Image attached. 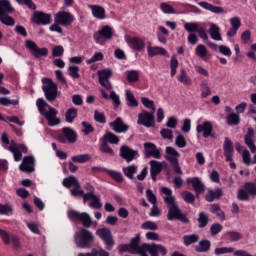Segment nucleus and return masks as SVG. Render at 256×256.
I'll return each instance as SVG.
<instances>
[{
	"label": "nucleus",
	"instance_id": "obj_1",
	"mask_svg": "<svg viewBox=\"0 0 256 256\" xmlns=\"http://www.w3.org/2000/svg\"><path fill=\"white\" fill-rule=\"evenodd\" d=\"M162 193L166 195L164 197V203H166L168 207V221H173V219H176L177 221H182V223H187L189 220H187V217L185 216V214H183V212L177 205V202L175 201V196H173V190H171V188L163 187Z\"/></svg>",
	"mask_w": 256,
	"mask_h": 256
},
{
	"label": "nucleus",
	"instance_id": "obj_2",
	"mask_svg": "<svg viewBox=\"0 0 256 256\" xmlns=\"http://www.w3.org/2000/svg\"><path fill=\"white\" fill-rule=\"evenodd\" d=\"M36 107L38 108L40 115L45 117L46 121H48L49 127H57V125H61V118L57 117L59 111L46 103L43 98L37 99Z\"/></svg>",
	"mask_w": 256,
	"mask_h": 256
},
{
	"label": "nucleus",
	"instance_id": "obj_3",
	"mask_svg": "<svg viewBox=\"0 0 256 256\" xmlns=\"http://www.w3.org/2000/svg\"><path fill=\"white\" fill-rule=\"evenodd\" d=\"M42 91L47 101H55L59 97V88L57 83L50 78H42Z\"/></svg>",
	"mask_w": 256,
	"mask_h": 256
},
{
	"label": "nucleus",
	"instance_id": "obj_4",
	"mask_svg": "<svg viewBox=\"0 0 256 256\" xmlns=\"http://www.w3.org/2000/svg\"><path fill=\"white\" fill-rule=\"evenodd\" d=\"M165 159L169 161L172 169L178 175H183V171L181 170V166H179V157H181V153L177 151V149L167 146L165 149Z\"/></svg>",
	"mask_w": 256,
	"mask_h": 256
},
{
	"label": "nucleus",
	"instance_id": "obj_5",
	"mask_svg": "<svg viewBox=\"0 0 256 256\" xmlns=\"http://www.w3.org/2000/svg\"><path fill=\"white\" fill-rule=\"evenodd\" d=\"M74 239L77 247L85 249V247H89V244L93 243L95 236H93L91 231L83 228L79 232H76Z\"/></svg>",
	"mask_w": 256,
	"mask_h": 256
},
{
	"label": "nucleus",
	"instance_id": "obj_6",
	"mask_svg": "<svg viewBox=\"0 0 256 256\" xmlns=\"http://www.w3.org/2000/svg\"><path fill=\"white\" fill-rule=\"evenodd\" d=\"M113 38V29L109 25L102 27L94 33L93 39L98 45H105V41Z\"/></svg>",
	"mask_w": 256,
	"mask_h": 256
},
{
	"label": "nucleus",
	"instance_id": "obj_7",
	"mask_svg": "<svg viewBox=\"0 0 256 256\" xmlns=\"http://www.w3.org/2000/svg\"><path fill=\"white\" fill-rule=\"evenodd\" d=\"M184 29L185 31H188V33H198L199 37L202 38L203 41L209 40L205 27L201 26V23L187 22L184 24Z\"/></svg>",
	"mask_w": 256,
	"mask_h": 256
},
{
	"label": "nucleus",
	"instance_id": "obj_8",
	"mask_svg": "<svg viewBox=\"0 0 256 256\" xmlns=\"http://www.w3.org/2000/svg\"><path fill=\"white\" fill-rule=\"evenodd\" d=\"M256 185L253 182H247L244 184V189L238 191L237 198L239 201H249V197H255Z\"/></svg>",
	"mask_w": 256,
	"mask_h": 256
},
{
	"label": "nucleus",
	"instance_id": "obj_9",
	"mask_svg": "<svg viewBox=\"0 0 256 256\" xmlns=\"http://www.w3.org/2000/svg\"><path fill=\"white\" fill-rule=\"evenodd\" d=\"M67 215L72 221H81L83 227H91V216L87 212L79 213L75 210H69Z\"/></svg>",
	"mask_w": 256,
	"mask_h": 256
},
{
	"label": "nucleus",
	"instance_id": "obj_10",
	"mask_svg": "<svg viewBox=\"0 0 256 256\" xmlns=\"http://www.w3.org/2000/svg\"><path fill=\"white\" fill-rule=\"evenodd\" d=\"M144 253H149L150 256L167 255V248L161 244H143Z\"/></svg>",
	"mask_w": 256,
	"mask_h": 256
},
{
	"label": "nucleus",
	"instance_id": "obj_11",
	"mask_svg": "<svg viewBox=\"0 0 256 256\" xmlns=\"http://www.w3.org/2000/svg\"><path fill=\"white\" fill-rule=\"evenodd\" d=\"M25 45L35 59H39V57H47V55H49V50L47 48H39V46L31 40H27Z\"/></svg>",
	"mask_w": 256,
	"mask_h": 256
},
{
	"label": "nucleus",
	"instance_id": "obj_12",
	"mask_svg": "<svg viewBox=\"0 0 256 256\" xmlns=\"http://www.w3.org/2000/svg\"><path fill=\"white\" fill-rule=\"evenodd\" d=\"M154 112H148L147 110H143L138 114V125H143V127H153L155 125V115Z\"/></svg>",
	"mask_w": 256,
	"mask_h": 256
},
{
	"label": "nucleus",
	"instance_id": "obj_13",
	"mask_svg": "<svg viewBox=\"0 0 256 256\" xmlns=\"http://www.w3.org/2000/svg\"><path fill=\"white\" fill-rule=\"evenodd\" d=\"M8 151L13 154L14 161L19 162L23 157V153H27V146L21 144L18 145L15 141H11L9 147H7Z\"/></svg>",
	"mask_w": 256,
	"mask_h": 256
},
{
	"label": "nucleus",
	"instance_id": "obj_14",
	"mask_svg": "<svg viewBox=\"0 0 256 256\" xmlns=\"http://www.w3.org/2000/svg\"><path fill=\"white\" fill-rule=\"evenodd\" d=\"M224 157H226V161H229L231 169H235L237 165L231 161H233V154L235 153V148L233 147V142L229 138L224 139Z\"/></svg>",
	"mask_w": 256,
	"mask_h": 256
},
{
	"label": "nucleus",
	"instance_id": "obj_15",
	"mask_svg": "<svg viewBox=\"0 0 256 256\" xmlns=\"http://www.w3.org/2000/svg\"><path fill=\"white\" fill-rule=\"evenodd\" d=\"M245 145L250 149L251 153H255L253 156V162L256 163V145H255V130L248 128L247 133L244 136Z\"/></svg>",
	"mask_w": 256,
	"mask_h": 256
},
{
	"label": "nucleus",
	"instance_id": "obj_16",
	"mask_svg": "<svg viewBox=\"0 0 256 256\" xmlns=\"http://www.w3.org/2000/svg\"><path fill=\"white\" fill-rule=\"evenodd\" d=\"M139 243H141V235L138 234L129 243L131 255L149 256V254L145 253L143 244L139 246Z\"/></svg>",
	"mask_w": 256,
	"mask_h": 256
},
{
	"label": "nucleus",
	"instance_id": "obj_17",
	"mask_svg": "<svg viewBox=\"0 0 256 256\" xmlns=\"http://www.w3.org/2000/svg\"><path fill=\"white\" fill-rule=\"evenodd\" d=\"M125 41L130 47V49H133L134 51H143L145 49V40L143 38H139L137 36H125Z\"/></svg>",
	"mask_w": 256,
	"mask_h": 256
},
{
	"label": "nucleus",
	"instance_id": "obj_18",
	"mask_svg": "<svg viewBox=\"0 0 256 256\" xmlns=\"http://www.w3.org/2000/svg\"><path fill=\"white\" fill-rule=\"evenodd\" d=\"M75 21V17L71 12L60 11L55 15L54 23L66 27V25H71Z\"/></svg>",
	"mask_w": 256,
	"mask_h": 256
},
{
	"label": "nucleus",
	"instance_id": "obj_19",
	"mask_svg": "<svg viewBox=\"0 0 256 256\" xmlns=\"http://www.w3.org/2000/svg\"><path fill=\"white\" fill-rule=\"evenodd\" d=\"M96 235H98L100 239H103L106 245V249H108V251H111L113 245H115V241H113V235H111V230H109L108 228H102L97 230Z\"/></svg>",
	"mask_w": 256,
	"mask_h": 256
},
{
	"label": "nucleus",
	"instance_id": "obj_20",
	"mask_svg": "<svg viewBox=\"0 0 256 256\" xmlns=\"http://www.w3.org/2000/svg\"><path fill=\"white\" fill-rule=\"evenodd\" d=\"M32 21L36 25H51V15L35 11L32 16Z\"/></svg>",
	"mask_w": 256,
	"mask_h": 256
},
{
	"label": "nucleus",
	"instance_id": "obj_21",
	"mask_svg": "<svg viewBox=\"0 0 256 256\" xmlns=\"http://www.w3.org/2000/svg\"><path fill=\"white\" fill-rule=\"evenodd\" d=\"M19 169L25 173H33V171H35V157L25 156L19 166Z\"/></svg>",
	"mask_w": 256,
	"mask_h": 256
},
{
	"label": "nucleus",
	"instance_id": "obj_22",
	"mask_svg": "<svg viewBox=\"0 0 256 256\" xmlns=\"http://www.w3.org/2000/svg\"><path fill=\"white\" fill-rule=\"evenodd\" d=\"M139 155V152L137 150L131 149L129 146H122L120 148V157L122 159H125L127 163H131Z\"/></svg>",
	"mask_w": 256,
	"mask_h": 256
},
{
	"label": "nucleus",
	"instance_id": "obj_23",
	"mask_svg": "<svg viewBox=\"0 0 256 256\" xmlns=\"http://www.w3.org/2000/svg\"><path fill=\"white\" fill-rule=\"evenodd\" d=\"M145 156L154 157V159H159L161 157V148L151 142L144 143Z\"/></svg>",
	"mask_w": 256,
	"mask_h": 256
},
{
	"label": "nucleus",
	"instance_id": "obj_24",
	"mask_svg": "<svg viewBox=\"0 0 256 256\" xmlns=\"http://www.w3.org/2000/svg\"><path fill=\"white\" fill-rule=\"evenodd\" d=\"M112 131L115 133H127L129 131V125L123 122L121 117L115 119V121L109 123Z\"/></svg>",
	"mask_w": 256,
	"mask_h": 256
},
{
	"label": "nucleus",
	"instance_id": "obj_25",
	"mask_svg": "<svg viewBox=\"0 0 256 256\" xmlns=\"http://www.w3.org/2000/svg\"><path fill=\"white\" fill-rule=\"evenodd\" d=\"M87 201H91L89 207L92 209H101L103 207L101 199L95 193H86L84 195V203H87Z\"/></svg>",
	"mask_w": 256,
	"mask_h": 256
},
{
	"label": "nucleus",
	"instance_id": "obj_26",
	"mask_svg": "<svg viewBox=\"0 0 256 256\" xmlns=\"http://www.w3.org/2000/svg\"><path fill=\"white\" fill-rule=\"evenodd\" d=\"M196 131L197 133H203L204 139H207L213 133V124L209 121H204L202 124L197 125Z\"/></svg>",
	"mask_w": 256,
	"mask_h": 256
},
{
	"label": "nucleus",
	"instance_id": "obj_27",
	"mask_svg": "<svg viewBox=\"0 0 256 256\" xmlns=\"http://www.w3.org/2000/svg\"><path fill=\"white\" fill-rule=\"evenodd\" d=\"M88 7L91 10L92 15L95 19H98L99 21L107 19V15L105 14V8H103V6L89 5Z\"/></svg>",
	"mask_w": 256,
	"mask_h": 256
},
{
	"label": "nucleus",
	"instance_id": "obj_28",
	"mask_svg": "<svg viewBox=\"0 0 256 256\" xmlns=\"http://www.w3.org/2000/svg\"><path fill=\"white\" fill-rule=\"evenodd\" d=\"M187 183H191L197 196L205 191V184L201 182V179H199V177L187 178Z\"/></svg>",
	"mask_w": 256,
	"mask_h": 256
},
{
	"label": "nucleus",
	"instance_id": "obj_29",
	"mask_svg": "<svg viewBox=\"0 0 256 256\" xmlns=\"http://www.w3.org/2000/svg\"><path fill=\"white\" fill-rule=\"evenodd\" d=\"M150 167V175L153 181H157V176L163 171V164L159 161L152 160L150 161Z\"/></svg>",
	"mask_w": 256,
	"mask_h": 256
},
{
	"label": "nucleus",
	"instance_id": "obj_30",
	"mask_svg": "<svg viewBox=\"0 0 256 256\" xmlns=\"http://www.w3.org/2000/svg\"><path fill=\"white\" fill-rule=\"evenodd\" d=\"M209 35L214 41H223V37L221 36V27L215 23H210Z\"/></svg>",
	"mask_w": 256,
	"mask_h": 256
},
{
	"label": "nucleus",
	"instance_id": "obj_31",
	"mask_svg": "<svg viewBox=\"0 0 256 256\" xmlns=\"http://www.w3.org/2000/svg\"><path fill=\"white\" fill-rule=\"evenodd\" d=\"M198 5L202 7V9H206V11H211V13L221 14L225 13V10L219 6H214L208 2H199Z\"/></svg>",
	"mask_w": 256,
	"mask_h": 256
},
{
	"label": "nucleus",
	"instance_id": "obj_32",
	"mask_svg": "<svg viewBox=\"0 0 256 256\" xmlns=\"http://www.w3.org/2000/svg\"><path fill=\"white\" fill-rule=\"evenodd\" d=\"M63 135H65L68 143H76L77 142V132L73 130V128L65 127L62 129Z\"/></svg>",
	"mask_w": 256,
	"mask_h": 256
},
{
	"label": "nucleus",
	"instance_id": "obj_33",
	"mask_svg": "<svg viewBox=\"0 0 256 256\" xmlns=\"http://www.w3.org/2000/svg\"><path fill=\"white\" fill-rule=\"evenodd\" d=\"M211 249V241L204 239L200 240L195 246L196 253H207Z\"/></svg>",
	"mask_w": 256,
	"mask_h": 256
},
{
	"label": "nucleus",
	"instance_id": "obj_34",
	"mask_svg": "<svg viewBox=\"0 0 256 256\" xmlns=\"http://www.w3.org/2000/svg\"><path fill=\"white\" fill-rule=\"evenodd\" d=\"M15 9L9 0H0V16L13 13Z\"/></svg>",
	"mask_w": 256,
	"mask_h": 256
},
{
	"label": "nucleus",
	"instance_id": "obj_35",
	"mask_svg": "<svg viewBox=\"0 0 256 256\" xmlns=\"http://www.w3.org/2000/svg\"><path fill=\"white\" fill-rule=\"evenodd\" d=\"M147 51H148V55L150 57H155L157 55H167V50H165V48L159 47V46H154V47L148 46Z\"/></svg>",
	"mask_w": 256,
	"mask_h": 256
},
{
	"label": "nucleus",
	"instance_id": "obj_36",
	"mask_svg": "<svg viewBox=\"0 0 256 256\" xmlns=\"http://www.w3.org/2000/svg\"><path fill=\"white\" fill-rule=\"evenodd\" d=\"M195 53L197 57H200V59H202L203 61H208L209 52L207 51V47H205V45L199 44L195 49Z\"/></svg>",
	"mask_w": 256,
	"mask_h": 256
},
{
	"label": "nucleus",
	"instance_id": "obj_37",
	"mask_svg": "<svg viewBox=\"0 0 256 256\" xmlns=\"http://www.w3.org/2000/svg\"><path fill=\"white\" fill-rule=\"evenodd\" d=\"M138 167L135 164L129 165L127 167L122 168V172L124 173L125 177L128 179H134L135 174L138 171Z\"/></svg>",
	"mask_w": 256,
	"mask_h": 256
},
{
	"label": "nucleus",
	"instance_id": "obj_38",
	"mask_svg": "<svg viewBox=\"0 0 256 256\" xmlns=\"http://www.w3.org/2000/svg\"><path fill=\"white\" fill-rule=\"evenodd\" d=\"M62 185L64 187H67V189H70L71 187H81V184H79V180H77V177L75 176H69L68 178H64Z\"/></svg>",
	"mask_w": 256,
	"mask_h": 256
},
{
	"label": "nucleus",
	"instance_id": "obj_39",
	"mask_svg": "<svg viewBox=\"0 0 256 256\" xmlns=\"http://www.w3.org/2000/svg\"><path fill=\"white\" fill-rule=\"evenodd\" d=\"M125 99L129 107H139V102H137L131 90H125Z\"/></svg>",
	"mask_w": 256,
	"mask_h": 256
},
{
	"label": "nucleus",
	"instance_id": "obj_40",
	"mask_svg": "<svg viewBox=\"0 0 256 256\" xmlns=\"http://www.w3.org/2000/svg\"><path fill=\"white\" fill-rule=\"evenodd\" d=\"M199 234H191L183 236V241L185 247H189V245H193V243H199Z\"/></svg>",
	"mask_w": 256,
	"mask_h": 256
},
{
	"label": "nucleus",
	"instance_id": "obj_41",
	"mask_svg": "<svg viewBox=\"0 0 256 256\" xmlns=\"http://www.w3.org/2000/svg\"><path fill=\"white\" fill-rule=\"evenodd\" d=\"M178 81L183 83V85L193 84V80H191V77L187 75V71H185V69H181L180 74L178 75Z\"/></svg>",
	"mask_w": 256,
	"mask_h": 256
},
{
	"label": "nucleus",
	"instance_id": "obj_42",
	"mask_svg": "<svg viewBox=\"0 0 256 256\" xmlns=\"http://www.w3.org/2000/svg\"><path fill=\"white\" fill-rule=\"evenodd\" d=\"M104 171H105V173H107V175H109L117 183H123L124 178H123V174H121V172H117L115 170H109V169H105Z\"/></svg>",
	"mask_w": 256,
	"mask_h": 256
},
{
	"label": "nucleus",
	"instance_id": "obj_43",
	"mask_svg": "<svg viewBox=\"0 0 256 256\" xmlns=\"http://www.w3.org/2000/svg\"><path fill=\"white\" fill-rule=\"evenodd\" d=\"M77 119V109L69 108L65 112V121L66 123H73Z\"/></svg>",
	"mask_w": 256,
	"mask_h": 256
},
{
	"label": "nucleus",
	"instance_id": "obj_44",
	"mask_svg": "<svg viewBox=\"0 0 256 256\" xmlns=\"http://www.w3.org/2000/svg\"><path fill=\"white\" fill-rule=\"evenodd\" d=\"M198 227L200 229H203L204 227H207L209 223V215H207L205 212H200L198 214Z\"/></svg>",
	"mask_w": 256,
	"mask_h": 256
},
{
	"label": "nucleus",
	"instance_id": "obj_45",
	"mask_svg": "<svg viewBox=\"0 0 256 256\" xmlns=\"http://www.w3.org/2000/svg\"><path fill=\"white\" fill-rule=\"evenodd\" d=\"M106 143H111L112 145H119V136L115 135L113 132H107L104 137Z\"/></svg>",
	"mask_w": 256,
	"mask_h": 256
},
{
	"label": "nucleus",
	"instance_id": "obj_46",
	"mask_svg": "<svg viewBox=\"0 0 256 256\" xmlns=\"http://www.w3.org/2000/svg\"><path fill=\"white\" fill-rule=\"evenodd\" d=\"M211 213L216 215V217H218L221 221H225V212H223V210H221V207H219V205L212 204L211 205Z\"/></svg>",
	"mask_w": 256,
	"mask_h": 256
},
{
	"label": "nucleus",
	"instance_id": "obj_47",
	"mask_svg": "<svg viewBox=\"0 0 256 256\" xmlns=\"http://www.w3.org/2000/svg\"><path fill=\"white\" fill-rule=\"evenodd\" d=\"M71 160L73 163H87L88 161H91V156L90 154H79L72 156Z\"/></svg>",
	"mask_w": 256,
	"mask_h": 256
},
{
	"label": "nucleus",
	"instance_id": "obj_48",
	"mask_svg": "<svg viewBox=\"0 0 256 256\" xmlns=\"http://www.w3.org/2000/svg\"><path fill=\"white\" fill-rule=\"evenodd\" d=\"M0 22L7 27H13L15 25V19L9 16V14H2L0 16Z\"/></svg>",
	"mask_w": 256,
	"mask_h": 256
},
{
	"label": "nucleus",
	"instance_id": "obj_49",
	"mask_svg": "<svg viewBox=\"0 0 256 256\" xmlns=\"http://www.w3.org/2000/svg\"><path fill=\"white\" fill-rule=\"evenodd\" d=\"M200 89L202 99H207V97L211 95V88H209V84H207V82L202 81L200 84Z\"/></svg>",
	"mask_w": 256,
	"mask_h": 256
},
{
	"label": "nucleus",
	"instance_id": "obj_50",
	"mask_svg": "<svg viewBox=\"0 0 256 256\" xmlns=\"http://www.w3.org/2000/svg\"><path fill=\"white\" fill-rule=\"evenodd\" d=\"M126 75L128 83H137L139 81V72L136 70H129Z\"/></svg>",
	"mask_w": 256,
	"mask_h": 256
},
{
	"label": "nucleus",
	"instance_id": "obj_51",
	"mask_svg": "<svg viewBox=\"0 0 256 256\" xmlns=\"http://www.w3.org/2000/svg\"><path fill=\"white\" fill-rule=\"evenodd\" d=\"M97 73H98V77H99V79H98L99 82L109 81V78L112 75V72L110 69L99 70Z\"/></svg>",
	"mask_w": 256,
	"mask_h": 256
},
{
	"label": "nucleus",
	"instance_id": "obj_52",
	"mask_svg": "<svg viewBox=\"0 0 256 256\" xmlns=\"http://www.w3.org/2000/svg\"><path fill=\"white\" fill-rule=\"evenodd\" d=\"M226 121L228 125H239V123H241V118L238 114L231 113L227 116Z\"/></svg>",
	"mask_w": 256,
	"mask_h": 256
},
{
	"label": "nucleus",
	"instance_id": "obj_53",
	"mask_svg": "<svg viewBox=\"0 0 256 256\" xmlns=\"http://www.w3.org/2000/svg\"><path fill=\"white\" fill-rule=\"evenodd\" d=\"M178 67H179V60H177L175 56H172L170 61L171 77H175V75H177Z\"/></svg>",
	"mask_w": 256,
	"mask_h": 256
},
{
	"label": "nucleus",
	"instance_id": "obj_54",
	"mask_svg": "<svg viewBox=\"0 0 256 256\" xmlns=\"http://www.w3.org/2000/svg\"><path fill=\"white\" fill-rule=\"evenodd\" d=\"M160 9L162 13H165L166 15H175V9L168 3L162 2L160 4Z\"/></svg>",
	"mask_w": 256,
	"mask_h": 256
},
{
	"label": "nucleus",
	"instance_id": "obj_55",
	"mask_svg": "<svg viewBox=\"0 0 256 256\" xmlns=\"http://www.w3.org/2000/svg\"><path fill=\"white\" fill-rule=\"evenodd\" d=\"M141 103L142 105H144V107H146V109H151L152 113H155L156 108L153 100H150L149 98H146V97H142Z\"/></svg>",
	"mask_w": 256,
	"mask_h": 256
},
{
	"label": "nucleus",
	"instance_id": "obj_56",
	"mask_svg": "<svg viewBox=\"0 0 256 256\" xmlns=\"http://www.w3.org/2000/svg\"><path fill=\"white\" fill-rule=\"evenodd\" d=\"M227 237H229L230 241L237 242L243 239V235L237 231H228L226 232Z\"/></svg>",
	"mask_w": 256,
	"mask_h": 256
},
{
	"label": "nucleus",
	"instance_id": "obj_57",
	"mask_svg": "<svg viewBox=\"0 0 256 256\" xmlns=\"http://www.w3.org/2000/svg\"><path fill=\"white\" fill-rule=\"evenodd\" d=\"M9 213H13V205L10 203L0 204V215H9Z\"/></svg>",
	"mask_w": 256,
	"mask_h": 256
},
{
	"label": "nucleus",
	"instance_id": "obj_58",
	"mask_svg": "<svg viewBox=\"0 0 256 256\" xmlns=\"http://www.w3.org/2000/svg\"><path fill=\"white\" fill-rule=\"evenodd\" d=\"M235 249L233 247H221L215 248L214 253L215 255H227V253H233Z\"/></svg>",
	"mask_w": 256,
	"mask_h": 256
},
{
	"label": "nucleus",
	"instance_id": "obj_59",
	"mask_svg": "<svg viewBox=\"0 0 256 256\" xmlns=\"http://www.w3.org/2000/svg\"><path fill=\"white\" fill-rule=\"evenodd\" d=\"M104 56L103 53L98 52L95 53L90 59L86 60L87 65H91L93 63H97V61H103Z\"/></svg>",
	"mask_w": 256,
	"mask_h": 256
},
{
	"label": "nucleus",
	"instance_id": "obj_60",
	"mask_svg": "<svg viewBox=\"0 0 256 256\" xmlns=\"http://www.w3.org/2000/svg\"><path fill=\"white\" fill-rule=\"evenodd\" d=\"M175 145L179 149H184V147H187V140L183 135H178L175 139Z\"/></svg>",
	"mask_w": 256,
	"mask_h": 256
},
{
	"label": "nucleus",
	"instance_id": "obj_61",
	"mask_svg": "<svg viewBox=\"0 0 256 256\" xmlns=\"http://www.w3.org/2000/svg\"><path fill=\"white\" fill-rule=\"evenodd\" d=\"M68 75H70V77H73V79H79L80 75H79V66H69L68 67Z\"/></svg>",
	"mask_w": 256,
	"mask_h": 256
},
{
	"label": "nucleus",
	"instance_id": "obj_62",
	"mask_svg": "<svg viewBox=\"0 0 256 256\" xmlns=\"http://www.w3.org/2000/svg\"><path fill=\"white\" fill-rule=\"evenodd\" d=\"M182 198L186 203H195V195L189 191L182 192Z\"/></svg>",
	"mask_w": 256,
	"mask_h": 256
},
{
	"label": "nucleus",
	"instance_id": "obj_63",
	"mask_svg": "<svg viewBox=\"0 0 256 256\" xmlns=\"http://www.w3.org/2000/svg\"><path fill=\"white\" fill-rule=\"evenodd\" d=\"M109 256V252L105 251V250H100L99 252H97V250H93L91 253H80L78 254V256Z\"/></svg>",
	"mask_w": 256,
	"mask_h": 256
},
{
	"label": "nucleus",
	"instance_id": "obj_64",
	"mask_svg": "<svg viewBox=\"0 0 256 256\" xmlns=\"http://www.w3.org/2000/svg\"><path fill=\"white\" fill-rule=\"evenodd\" d=\"M241 155H242L243 163L245 165H249L251 163V152H249V150L247 149H244Z\"/></svg>",
	"mask_w": 256,
	"mask_h": 256
}]
</instances>
